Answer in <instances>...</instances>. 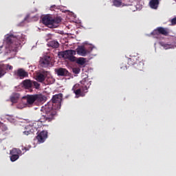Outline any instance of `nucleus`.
<instances>
[{
  "label": "nucleus",
  "mask_w": 176,
  "mask_h": 176,
  "mask_svg": "<svg viewBox=\"0 0 176 176\" xmlns=\"http://www.w3.org/2000/svg\"><path fill=\"white\" fill-rule=\"evenodd\" d=\"M55 72L57 74L58 76H68L69 75V72L65 68L55 69Z\"/></svg>",
  "instance_id": "nucleus-13"
},
{
  "label": "nucleus",
  "mask_w": 176,
  "mask_h": 176,
  "mask_svg": "<svg viewBox=\"0 0 176 176\" xmlns=\"http://www.w3.org/2000/svg\"><path fill=\"white\" fill-rule=\"evenodd\" d=\"M129 65H135L137 64V69L142 71L144 68V62L138 60V57L132 56L128 58Z\"/></svg>",
  "instance_id": "nucleus-7"
},
{
  "label": "nucleus",
  "mask_w": 176,
  "mask_h": 176,
  "mask_svg": "<svg viewBox=\"0 0 176 176\" xmlns=\"http://www.w3.org/2000/svg\"><path fill=\"white\" fill-rule=\"evenodd\" d=\"M75 54H76V51L74 50H68L59 52L58 56L59 57H62V58H66L74 63L76 61V57L74 56Z\"/></svg>",
  "instance_id": "nucleus-4"
},
{
  "label": "nucleus",
  "mask_w": 176,
  "mask_h": 176,
  "mask_svg": "<svg viewBox=\"0 0 176 176\" xmlns=\"http://www.w3.org/2000/svg\"><path fill=\"white\" fill-rule=\"evenodd\" d=\"M41 111L44 114L38 121L41 123H45V122H52V120H54L60 109L52 106V103H47L45 106L41 107Z\"/></svg>",
  "instance_id": "nucleus-1"
},
{
  "label": "nucleus",
  "mask_w": 176,
  "mask_h": 176,
  "mask_svg": "<svg viewBox=\"0 0 176 176\" xmlns=\"http://www.w3.org/2000/svg\"><path fill=\"white\" fill-rule=\"evenodd\" d=\"M6 42L10 50H13L12 47L16 49L20 45V40L17 36L14 34H7L6 37Z\"/></svg>",
  "instance_id": "nucleus-3"
},
{
  "label": "nucleus",
  "mask_w": 176,
  "mask_h": 176,
  "mask_svg": "<svg viewBox=\"0 0 176 176\" xmlns=\"http://www.w3.org/2000/svg\"><path fill=\"white\" fill-rule=\"evenodd\" d=\"M23 87L26 89H31L32 87V81L31 80H24L22 82Z\"/></svg>",
  "instance_id": "nucleus-17"
},
{
  "label": "nucleus",
  "mask_w": 176,
  "mask_h": 176,
  "mask_svg": "<svg viewBox=\"0 0 176 176\" xmlns=\"http://www.w3.org/2000/svg\"><path fill=\"white\" fill-rule=\"evenodd\" d=\"M78 87L79 85H75L73 87L72 91H74V94H76V96H78V97H85V96H86V93L89 91L87 87L84 86L81 87L80 88Z\"/></svg>",
  "instance_id": "nucleus-6"
},
{
  "label": "nucleus",
  "mask_w": 176,
  "mask_h": 176,
  "mask_svg": "<svg viewBox=\"0 0 176 176\" xmlns=\"http://www.w3.org/2000/svg\"><path fill=\"white\" fill-rule=\"evenodd\" d=\"M113 3L114 6L119 8V6H122V0H113Z\"/></svg>",
  "instance_id": "nucleus-24"
},
{
  "label": "nucleus",
  "mask_w": 176,
  "mask_h": 176,
  "mask_svg": "<svg viewBox=\"0 0 176 176\" xmlns=\"http://www.w3.org/2000/svg\"><path fill=\"white\" fill-rule=\"evenodd\" d=\"M162 46L164 47V49H165L166 50H167V49H171V45L169 44H162Z\"/></svg>",
  "instance_id": "nucleus-29"
},
{
  "label": "nucleus",
  "mask_w": 176,
  "mask_h": 176,
  "mask_svg": "<svg viewBox=\"0 0 176 176\" xmlns=\"http://www.w3.org/2000/svg\"><path fill=\"white\" fill-rule=\"evenodd\" d=\"M170 23L172 25H176V16L171 19Z\"/></svg>",
  "instance_id": "nucleus-30"
},
{
  "label": "nucleus",
  "mask_w": 176,
  "mask_h": 176,
  "mask_svg": "<svg viewBox=\"0 0 176 176\" xmlns=\"http://www.w3.org/2000/svg\"><path fill=\"white\" fill-rule=\"evenodd\" d=\"M42 23L48 28H57L58 24L61 23V17L53 18L50 14H46L42 17Z\"/></svg>",
  "instance_id": "nucleus-2"
},
{
  "label": "nucleus",
  "mask_w": 176,
  "mask_h": 176,
  "mask_svg": "<svg viewBox=\"0 0 176 176\" xmlns=\"http://www.w3.org/2000/svg\"><path fill=\"white\" fill-rule=\"evenodd\" d=\"M22 151H25V152H27V151H30V148L24 147L23 148H22Z\"/></svg>",
  "instance_id": "nucleus-33"
},
{
  "label": "nucleus",
  "mask_w": 176,
  "mask_h": 176,
  "mask_svg": "<svg viewBox=\"0 0 176 176\" xmlns=\"http://www.w3.org/2000/svg\"><path fill=\"white\" fill-rule=\"evenodd\" d=\"M26 100H27V103L28 105H32L34 102H35L36 99H35V94L34 95H28L26 96Z\"/></svg>",
  "instance_id": "nucleus-19"
},
{
  "label": "nucleus",
  "mask_w": 176,
  "mask_h": 176,
  "mask_svg": "<svg viewBox=\"0 0 176 176\" xmlns=\"http://www.w3.org/2000/svg\"><path fill=\"white\" fill-rule=\"evenodd\" d=\"M7 67V71L8 69L12 70L13 69V66L10 65H6Z\"/></svg>",
  "instance_id": "nucleus-31"
},
{
  "label": "nucleus",
  "mask_w": 176,
  "mask_h": 176,
  "mask_svg": "<svg viewBox=\"0 0 176 176\" xmlns=\"http://www.w3.org/2000/svg\"><path fill=\"white\" fill-rule=\"evenodd\" d=\"M0 127H3V131H6L8 130V127L5 126V125L0 124Z\"/></svg>",
  "instance_id": "nucleus-32"
},
{
  "label": "nucleus",
  "mask_w": 176,
  "mask_h": 176,
  "mask_svg": "<svg viewBox=\"0 0 176 176\" xmlns=\"http://www.w3.org/2000/svg\"><path fill=\"white\" fill-rule=\"evenodd\" d=\"M2 47H3V46H0V52H1V49H2ZM2 52H0V54H1Z\"/></svg>",
  "instance_id": "nucleus-34"
},
{
  "label": "nucleus",
  "mask_w": 176,
  "mask_h": 176,
  "mask_svg": "<svg viewBox=\"0 0 176 176\" xmlns=\"http://www.w3.org/2000/svg\"><path fill=\"white\" fill-rule=\"evenodd\" d=\"M32 86H34L35 89H39L41 87V84L38 83L36 81H33Z\"/></svg>",
  "instance_id": "nucleus-28"
},
{
  "label": "nucleus",
  "mask_w": 176,
  "mask_h": 176,
  "mask_svg": "<svg viewBox=\"0 0 176 176\" xmlns=\"http://www.w3.org/2000/svg\"><path fill=\"white\" fill-rule=\"evenodd\" d=\"M169 34L170 30L163 27H158L152 32V35H164V36H168Z\"/></svg>",
  "instance_id": "nucleus-9"
},
{
  "label": "nucleus",
  "mask_w": 176,
  "mask_h": 176,
  "mask_svg": "<svg viewBox=\"0 0 176 176\" xmlns=\"http://www.w3.org/2000/svg\"><path fill=\"white\" fill-rule=\"evenodd\" d=\"M48 46L52 47L53 49H57L60 46V43L57 41H52L48 43Z\"/></svg>",
  "instance_id": "nucleus-22"
},
{
  "label": "nucleus",
  "mask_w": 176,
  "mask_h": 176,
  "mask_svg": "<svg viewBox=\"0 0 176 176\" xmlns=\"http://www.w3.org/2000/svg\"><path fill=\"white\" fill-rule=\"evenodd\" d=\"M35 100L37 102H43L46 101L47 98L43 94H34Z\"/></svg>",
  "instance_id": "nucleus-16"
},
{
  "label": "nucleus",
  "mask_w": 176,
  "mask_h": 176,
  "mask_svg": "<svg viewBox=\"0 0 176 176\" xmlns=\"http://www.w3.org/2000/svg\"><path fill=\"white\" fill-rule=\"evenodd\" d=\"M74 74H78L80 73V67H74L72 69Z\"/></svg>",
  "instance_id": "nucleus-26"
},
{
  "label": "nucleus",
  "mask_w": 176,
  "mask_h": 176,
  "mask_svg": "<svg viewBox=\"0 0 176 176\" xmlns=\"http://www.w3.org/2000/svg\"><path fill=\"white\" fill-rule=\"evenodd\" d=\"M14 75L19 79H24V78H28V72H25L23 69H19L14 72Z\"/></svg>",
  "instance_id": "nucleus-11"
},
{
  "label": "nucleus",
  "mask_w": 176,
  "mask_h": 176,
  "mask_svg": "<svg viewBox=\"0 0 176 176\" xmlns=\"http://www.w3.org/2000/svg\"><path fill=\"white\" fill-rule=\"evenodd\" d=\"M47 72L42 71L41 73L37 76V80L41 82H43L46 78V75H47Z\"/></svg>",
  "instance_id": "nucleus-18"
},
{
  "label": "nucleus",
  "mask_w": 176,
  "mask_h": 176,
  "mask_svg": "<svg viewBox=\"0 0 176 176\" xmlns=\"http://www.w3.org/2000/svg\"><path fill=\"white\" fill-rule=\"evenodd\" d=\"M10 153V155H19V150L17 148H12Z\"/></svg>",
  "instance_id": "nucleus-27"
},
{
  "label": "nucleus",
  "mask_w": 176,
  "mask_h": 176,
  "mask_svg": "<svg viewBox=\"0 0 176 176\" xmlns=\"http://www.w3.org/2000/svg\"><path fill=\"white\" fill-rule=\"evenodd\" d=\"M52 58L50 56H45L43 58H41L39 60V66L41 68H49L50 65H52Z\"/></svg>",
  "instance_id": "nucleus-8"
},
{
  "label": "nucleus",
  "mask_w": 176,
  "mask_h": 176,
  "mask_svg": "<svg viewBox=\"0 0 176 176\" xmlns=\"http://www.w3.org/2000/svg\"><path fill=\"white\" fill-rule=\"evenodd\" d=\"M76 61L77 64H78L79 65H85V64L86 63V60H85V58H79L77 60L76 59Z\"/></svg>",
  "instance_id": "nucleus-23"
},
{
  "label": "nucleus",
  "mask_w": 176,
  "mask_h": 176,
  "mask_svg": "<svg viewBox=\"0 0 176 176\" xmlns=\"http://www.w3.org/2000/svg\"><path fill=\"white\" fill-rule=\"evenodd\" d=\"M19 98H20V94L19 93H14L10 97V101L14 104H16L17 101H19Z\"/></svg>",
  "instance_id": "nucleus-21"
},
{
  "label": "nucleus",
  "mask_w": 176,
  "mask_h": 176,
  "mask_svg": "<svg viewBox=\"0 0 176 176\" xmlns=\"http://www.w3.org/2000/svg\"><path fill=\"white\" fill-rule=\"evenodd\" d=\"M159 0H151L149 2L150 8L151 9H157L159 8Z\"/></svg>",
  "instance_id": "nucleus-20"
},
{
  "label": "nucleus",
  "mask_w": 176,
  "mask_h": 176,
  "mask_svg": "<svg viewBox=\"0 0 176 176\" xmlns=\"http://www.w3.org/2000/svg\"><path fill=\"white\" fill-rule=\"evenodd\" d=\"M63 101V94H58L52 96V100L47 104H52V107H55L57 109H61V102Z\"/></svg>",
  "instance_id": "nucleus-5"
},
{
  "label": "nucleus",
  "mask_w": 176,
  "mask_h": 176,
  "mask_svg": "<svg viewBox=\"0 0 176 176\" xmlns=\"http://www.w3.org/2000/svg\"><path fill=\"white\" fill-rule=\"evenodd\" d=\"M8 72V66L5 64H0V78L5 76V74Z\"/></svg>",
  "instance_id": "nucleus-15"
},
{
  "label": "nucleus",
  "mask_w": 176,
  "mask_h": 176,
  "mask_svg": "<svg viewBox=\"0 0 176 176\" xmlns=\"http://www.w3.org/2000/svg\"><path fill=\"white\" fill-rule=\"evenodd\" d=\"M46 138H47V131H43L36 136V140L38 141L40 144H43L45 141H46Z\"/></svg>",
  "instance_id": "nucleus-12"
},
{
  "label": "nucleus",
  "mask_w": 176,
  "mask_h": 176,
  "mask_svg": "<svg viewBox=\"0 0 176 176\" xmlns=\"http://www.w3.org/2000/svg\"><path fill=\"white\" fill-rule=\"evenodd\" d=\"M35 129H36V126H35V123L29 124L25 127L23 134L25 135H30V134H32V133L35 131Z\"/></svg>",
  "instance_id": "nucleus-10"
},
{
  "label": "nucleus",
  "mask_w": 176,
  "mask_h": 176,
  "mask_svg": "<svg viewBox=\"0 0 176 176\" xmlns=\"http://www.w3.org/2000/svg\"><path fill=\"white\" fill-rule=\"evenodd\" d=\"M76 52L77 54L82 56V57H85L86 54H87V50H86L83 45L78 46L76 48Z\"/></svg>",
  "instance_id": "nucleus-14"
},
{
  "label": "nucleus",
  "mask_w": 176,
  "mask_h": 176,
  "mask_svg": "<svg viewBox=\"0 0 176 176\" xmlns=\"http://www.w3.org/2000/svg\"><path fill=\"white\" fill-rule=\"evenodd\" d=\"M19 157V155H11L10 160L11 162H16V160H17Z\"/></svg>",
  "instance_id": "nucleus-25"
}]
</instances>
